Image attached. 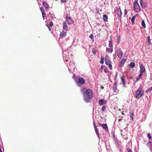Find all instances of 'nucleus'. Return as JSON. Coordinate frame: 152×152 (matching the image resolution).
I'll list each match as a JSON object with an SVG mask.
<instances>
[{"label":"nucleus","instance_id":"obj_1","mask_svg":"<svg viewBox=\"0 0 152 152\" xmlns=\"http://www.w3.org/2000/svg\"><path fill=\"white\" fill-rule=\"evenodd\" d=\"M81 92L83 93L84 99L86 102H89L90 100L93 97L92 91L90 89H87L85 88H83L81 89Z\"/></svg>","mask_w":152,"mask_h":152},{"label":"nucleus","instance_id":"obj_2","mask_svg":"<svg viewBox=\"0 0 152 152\" xmlns=\"http://www.w3.org/2000/svg\"><path fill=\"white\" fill-rule=\"evenodd\" d=\"M144 91L142 88L140 87L137 89L136 93V97L137 99H139L144 93Z\"/></svg>","mask_w":152,"mask_h":152},{"label":"nucleus","instance_id":"obj_3","mask_svg":"<svg viewBox=\"0 0 152 152\" xmlns=\"http://www.w3.org/2000/svg\"><path fill=\"white\" fill-rule=\"evenodd\" d=\"M72 78L75 82L77 84L80 83L82 85L84 84L85 83V80L83 77L78 78L74 75H73Z\"/></svg>","mask_w":152,"mask_h":152},{"label":"nucleus","instance_id":"obj_4","mask_svg":"<svg viewBox=\"0 0 152 152\" xmlns=\"http://www.w3.org/2000/svg\"><path fill=\"white\" fill-rule=\"evenodd\" d=\"M133 7L134 10L135 12H138L141 11V9L137 0H135L134 2Z\"/></svg>","mask_w":152,"mask_h":152},{"label":"nucleus","instance_id":"obj_5","mask_svg":"<svg viewBox=\"0 0 152 152\" xmlns=\"http://www.w3.org/2000/svg\"><path fill=\"white\" fill-rule=\"evenodd\" d=\"M63 56L64 60H66V62L69 61V54L66 51H64L63 52Z\"/></svg>","mask_w":152,"mask_h":152},{"label":"nucleus","instance_id":"obj_6","mask_svg":"<svg viewBox=\"0 0 152 152\" xmlns=\"http://www.w3.org/2000/svg\"><path fill=\"white\" fill-rule=\"evenodd\" d=\"M117 56L120 59H121L122 57L123 54L121 49L120 48H118L117 49Z\"/></svg>","mask_w":152,"mask_h":152},{"label":"nucleus","instance_id":"obj_7","mask_svg":"<svg viewBox=\"0 0 152 152\" xmlns=\"http://www.w3.org/2000/svg\"><path fill=\"white\" fill-rule=\"evenodd\" d=\"M66 21L68 24H72L74 20L71 19L69 15H67L66 16Z\"/></svg>","mask_w":152,"mask_h":152},{"label":"nucleus","instance_id":"obj_8","mask_svg":"<svg viewBox=\"0 0 152 152\" xmlns=\"http://www.w3.org/2000/svg\"><path fill=\"white\" fill-rule=\"evenodd\" d=\"M140 4L142 7L144 8H146L147 4V3L144 1L143 0H140Z\"/></svg>","mask_w":152,"mask_h":152},{"label":"nucleus","instance_id":"obj_9","mask_svg":"<svg viewBox=\"0 0 152 152\" xmlns=\"http://www.w3.org/2000/svg\"><path fill=\"white\" fill-rule=\"evenodd\" d=\"M139 67L140 69L139 71L141 72L140 73L142 74L145 72V69L143 65L141 64L139 65Z\"/></svg>","mask_w":152,"mask_h":152},{"label":"nucleus","instance_id":"obj_10","mask_svg":"<svg viewBox=\"0 0 152 152\" xmlns=\"http://www.w3.org/2000/svg\"><path fill=\"white\" fill-rule=\"evenodd\" d=\"M101 127L106 132L108 131V129L107 124H101Z\"/></svg>","mask_w":152,"mask_h":152},{"label":"nucleus","instance_id":"obj_11","mask_svg":"<svg viewBox=\"0 0 152 152\" xmlns=\"http://www.w3.org/2000/svg\"><path fill=\"white\" fill-rule=\"evenodd\" d=\"M70 67V69L69 67L68 69L70 71V69H73L74 70L75 68V64H74V63H73V62L71 61V63L69 64Z\"/></svg>","mask_w":152,"mask_h":152},{"label":"nucleus","instance_id":"obj_12","mask_svg":"<svg viewBox=\"0 0 152 152\" xmlns=\"http://www.w3.org/2000/svg\"><path fill=\"white\" fill-rule=\"evenodd\" d=\"M66 32L62 31V32L60 33V37L61 38H63L65 37L66 35Z\"/></svg>","mask_w":152,"mask_h":152},{"label":"nucleus","instance_id":"obj_13","mask_svg":"<svg viewBox=\"0 0 152 152\" xmlns=\"http://www.w3.org/2000/svg\"><path fill=\"white\" fill-rule=\"evenodd\" d=\"M113 89L114 92H117L118 91V89L117 88V83L115 82L113 86Z\"/></svg>","mask_w":152,"mask_h":152},{"label":"nucleus","instance_id":"obj_14","mask_svg":"<svg viewBox=\"0 0 152 152\" xmlns=\"http://www.w3.org/2000/svg\"><path fill=\"white\" fill-rule=\"evenodd\" d=\"M126 61V59L125 58H123L120 63V66L122 67Z\"/></svg>","mask_w":152,"mask_h":152},{"label":"nucleus","instance_id":"obj_15","mask_svg":"<svg viewBox=\"0 0 152 152\" xmlns=\"http://www.w3.org/2000/svg\"><path fill=\"white\" fill-rule=\"evenodd\" d=\"M63 29L65 31H67L68 30V28L66 23L65 22L63 23Z\"/></svg>","mask_w":152,"mask_h":152},{"label":"nucleus","instance_id":"obj_16","mask_svg":"<svg viewBox=\"0 0 152 152\" xmlns=\"http://www.w3.org/2000/svg\"><path fill=\"white\" fill-rule=\"evenodd\" d=\"M105 62L106 64L107 65L109 63H110V61L108 58V56H106L105 58Z\"/></svg>","mask_w":152,"mask_h":152},{"label":"nucleus","instance_id":"obj_17","mask_svg":"<svg viewBox=\"0 0 152 152\" xmlns=\"http://www.w3.org/2000/svg\"><path fill=\"white\" fill-rule=\"evenodd\" d=\"M43 6L45 7L46 9H48L49 5L45 1H43L42 3Z\"/></svg>","mask_w":152,"mask_h":152},{"label":"nucleus","instance_id":"obj_18","mask_svg":"<svg viewBox=\"0 0 152 152\" xmlns=\"http://www.w3.org/2000/svg\"><path fill=\"white\" fill-rule=\"evenodd\" d=\"M105 102V101L104 100L102 99H101L99 101V104L100 105H102L104 104H105L106 103V102Z\"/></svg>","mask_w":152,"mask_h":152},{"label":"nucleus","instance_id":"obj_19","mask_svg":"<svg viewBox=\"0 0 152 152\" xmlns=\"http://www.w3.org/2000/svg\"><path fill=\"white\" fill-rule=\"evenodd\" d=\"M106 51L108 53H112L113 51V48H106Z\"/></svg>","mask_w":152,"mask_h":152},{"label":"nucleus","instance_id":"obj_20","mask_svg":"<svg viewBox=\"0 0 152 152\" xmlns=\"http://www.w3.org/2000/svg\"><path fill=\"white\" fill-rule=\"evenodd\" d=\"M121 79L122 81V82L123 83V86L124 87L126 85V83L125 82L124 79V77H121Z\"/></svg>","mask_w":152,"mask_h":152},{"label":"nucleus","instance_id":"obj_21","mask_svg":"<svg viewBox=\"0 0 152 152\" xmlns=\"http://www.w3.org/2000/svg\"><path fill=\"white\" fill-rule=\"evenodd\" d=\"M148 145L149 146L150 150L152 151V142H148Z\"/></svg>","mask_w":152,"mask_h":152},{"label":"nucleus","instance_id":"obj_22","mask_svg":"<svg viewBox=\"0 0 152 152\" xmlns=\"http://www.w3.org/2000/svg\"><path fill=\"white\" fill-rule=\"evenodd\" d=\"M122 12L121 11V9L120 8H119V9L118 10L117 12L118 15L120 17L122 15Z\"/></svg>","mask_w":152,"mask_h":152},{"label":"nucleus","instance_id":"obj_23","mask_svg":"<svg viewBox=\"0 0 152 152\" xmlns=\"http://www.w3.org/2000/svg\"><path fill=\"white\" fill-rule=\"evenodd\" d=\"M129 66L131 68H133L135 66V63L134 62H131L129 64Z\"/></svg>","mask_w":152,"mask_h":152},{"label":"nucleus","instance_id":"obj_24","mask_svg":"<svg viewBox=\"0 0 152 152\" xmlns=\"http://www.w3.org/2000/svg\"><path fill=\"white\" fill-rule=\"evenodd\" d=\"M142 74L140 73L138 76V77L136 78V81H138L140 79H141Z\"/></svg>","mask_w":152,"mask_h":152},{"label":"nucleus","instance_id":"obj_25","mask_svg":"<svg viewBox=\"0 0 152 152\" xmlns=\"http://www.w3.org/2000/svg\"><path fill=\"white\" fill-rule=\"evenodd\" d=\"M103 19L104 20V21L105 22H106L107 21V16L106 15H103Z\"/></svg>","mask_w":152,"mask_h":152},{"label":"nucleus","instance_id":"obj_26","mask_svg":"<svg viewBox=\"0 0 152 152\" xmlns=\"http://www.w3.org/2000/svg\"><path fill=\"white\" fill-rule=\"evenodd\" d=\"M137 15L133 16L132 18H131V22L132 24H133L134 22V21L135 18V17Z\"/></svg>","mask_w":152,"mask_h":152},{"label":"nucleus","instance_id":"obj_27","mask_svg":"<svg viewBox=\"0 0 152 152\" xmlns=\"http://www.w3.org/2000/svg\"><path fill=\"white\" fill-rule=\"evenodd\" d=\"M109 47L110 48H113V45L112 42L111 40H110L109 41Z\"/></svg>","mask_w":152,"mask_h":152},{"label":"nucleus","instance_id":"obj_28","mask_svg":"<svg viewBox=\"0 0 152 152\" xmlns=\"http://www.w3.org/2000/svg\"><path fill=\"white\" fill-rule=\"evenodd\" d=\"M147 39H148V45H149L151 44V41L150 40V36H149L147 37Z\"/></svg>","mask_w":152,"mask_h":152},{"label":"nucleus","instance_id":"obj_29","mask_svg":"<svg viewBox=\"0 0 152 152\" xmlns=\"http://www.w3.org/2000/svg\"><path fill=\"white\" fill-rule=\"evenodd\" d=\"M141 24L142 26L143 27V28H146L144 20H143L142 21Z\"/></svg>","mask_w":152,"mask_h":152},{"label":"nucleus","instance_id":"obj_30","mask_svg":"<svg viewBox=\"0 0 152 152\" xmlns=\"http://www.w3.org/2000/svg\"><path fill=\"white\" fill-rule=\"evenodd\" d=\"M104 63V58L103 57H101V60L100 61V63L102 64Z\"/></svg>","mask_w":152,"mask_h":152},{"label":"nucleus","instance_id":"obj_31","mask_svg":"<svg viewBox=\"0 0 152 152\" xmlns=\"http://www.w3.org/2000/svg\"><path fill=\"white\" fill-rule=\"evenodd\" d=\"M121 135L123 137V138L125 140H127L128 139V137L126 135H123V134H121Z\"/></svg>","mask_w":152,"mask_h":152},{"label":"nucleus","instance_id":"obj_32","mask_svg":"<svg viewBox=\"0 0 152 152\" xmlns=\"http://www.w3.org/2000/svg\"><path fill=\"white\" fill-rule=\"evenodd\" d=\"M92 53L94 54H96V53L97 52L96 50L94 48L92 50Z\"/></svg>","mask_w":152,"mask_h":152},{"label":"nucleus","instance_id":"obj_33","mask_svg":"<svg viewBox=\"0 0 152 152\" xmlns=\"http://www.w3.org/2000/svg\"><path fill=\"white\" fill-rule=\"evenodd\" d=\"M106 108V107L105 106H104V105L102 107L101 110L102 111H104L105 110Z\"/></svg>","mask_w":152,"mask_h":152},{"label":"nucleus","instance_id":"obj_34","mask_svg":"<svg viewBox=\"0 0 152 152\" xmlns=\"http://www.w3.org/2000/svg\"><path fill=\"white\" fill-rule=\"evenodd\" d=\"M109 68L110 69H112V66L110 63H109V64H107Z\"/></svg>","mask_w":152,"mask_h":152},{"label":"nucleus","instance_id":"obj_35","mask_svg":"<svg viewBox=\"0 0 152 152\" xmlns=\"http://www.w3.org/2000/svg\"><path fill=\"white\" fill-rule=\"evenodd\" d=\"M147 137H148V138L149 140H151V134H150V133H148V134Z\"/></svg>","mask_w":152,"mask_h":152},{"label":"nucleus","instance_id":"obj_36","mask_svg":"<svg viewBox=\"0 0 152 152\" xmlns=\"http://www.w3.org/2000/svg\"><path fill=\"white\" fill-rule=\"evenodd\" d=\"M42 17L44 18L45 17L46 14H45V13L44 12H42Z\"/></svg>","mask_w":152,"mask_h":152},{"label":"nucleus","instance_id":"obj_37","mask_svg":"<svg viewBox=\"0 0 152 152\" xmlns=\"http://www.w3.org/2000/svg\"><path fill=\"white\" fill-rule=\"evenodd\" d=\"M95 132H96V134L97 136L99 138V139H100V137L99 136V133L98 131L97 130V131H96Z\"/></svg>","mask_w":152,"mask_h":152},{"label":"nucleus","instance_id":"obj_38","mask_svg":"<svg viewBox=\"0 0 152 152\" xmlns=\"http://www.w3.org/2000/svg\"><path fill=\"white\" fill-rule=\"evenodd\" d=\"M108 70L107 68L105 67L104 69V71L105 73H107L108 72Z\"/></svg>","mask_w":152,"mask_h":152},{"label":"nucleus","instance_id":"obj_39","mask_svg":"<svg viewBox=\"0 0 152 152\" xmlns=\"http://www.w3.org/2000/svg\"><path fill=\"white\" fill-rule=\"evenodd\" d=\"M40 10L42 12H44V9L42 7H40Z\"/></svg>","mask_w":152,"mask_h":152},{"label":"nucleus","instance_id":"obj_40","mask_svg":"<svg viewBox=\"0 0 152 152\" xmlns=\"http://www.w3.org/2000/svg\"><path fill=\"white\" fill-rule=\"evenodd\" d=\"M62 3H65L66 2V0H61Z\"/></svg>","mask_w":152,"mask_h":152},{"label":"nucleus","instance_id":"obj_41","mask_svg":"<svg viewBox=\"0 0 152 152\" xmlns=\"http://www.w3.org/2000/svg\"><path fill=\"white\" fill-rule=\"evenodd\" d=\"M89 37L92 39L94 38L93 35L92 34H90L89 36Z\"/></svg>","mask_w":152,"mask_h":152},{"label":"nucleus","instance_id":"obj_42","mask_svg":"<svg viewBox=\"0 0 152 152\" xmlns=\"http://www.w3.org/2000/svg\"><path fill=\"white\" fill-rule=\"evenodd\" d=\"M127 151L128 152H132V151L129 148H127Z\"/></svg>","mask_w":152,"mask_h":152},{"label":"nucleus","instance_id":"obj_43","mask_svg":"<svg viewBox=\"0 0 152 152\" xmlns=\"http://www.w3.org/2000/svg\"><path fill=\"white\" fill-rule=\"evenodd\" d=\"M53 25V23L51 22L50 23L49 25L50 26H52Z\"/></svg>","mask_w":152,"mask_h":152},{"label":"nucleus","instance_id":"obj_44","mask_svg":"<svg viewBox=\"0 0 152 152\" xmlns=\"http://www.w3.org/2000/svg\"><path fill=\"white\" fill-rule=\"evenodd\" d=\"M152 90V86L148 89V91H151Z\"/></svg>","mask_w":152,"mask_h":152},{"label":"nucleus","instance_id":"obj_45","mask_svg":"<svg viewBox=\"0 0 152 152\" xmlns=\"http://www.w3.org/2000/svg\"><path fill=\"white\" fill-rule=\"evenodd\" d=\"M127 13V12L126 10V9H125V10H124V13L125 14V15H126Z\"/></svg>","mask_w":152,"mask_h":152},{"label":"nucleus","instance_id":"obj_46","mask_svg":"<svg viewBox=\"0 0 152 152\" xmlns=\"http://www.w3.org/2000/svg\"><path fill=\"white\" fill-rule=\"evenodd\" d=\"M130 115H132V116L133 115L134 113L132 111L130 112Z\"/></svg>","mask_w":152,"mask_h":152},{"label":"nucleus","instance_id":"obj_47","mask_svg":"<svg viewBox=\"0 0 152 152\" xmlns=\"http://www.w3.org/2000/svg\"><path fill=\"white\" fill-rule=\"evenodd\" d=\"M93 125L94 128L96 127V126L94 122H93Z\"/></svg>","mask_w":152,"mask_h":152},{"label":"nucleus","instance_id":"obj_48","mask_svg":"<svg viewBox=\"0 0 152 152\" xmlns=\"http://www.w3.org/2000/svg\"><path fill=\"white\" fill-rule=\"evenodd\" d=\"M130 117L132 120H133V116L132 115H130Z\"/></svg>","mask_w":152,"mask_h":152},{"label":"nucleus","instance_id":"obj_49","mask_svg":"<svg viewBox=\"0 0 152 152\" xmlns=\"http://www.w3.org/2000/svg\"><path fill=\"white\" fill-rule=\"evenodd\" d=\"M46 26H47V27H48V29H49V30L50 31H51V29L50 28L47 24H46Z\"/></svg>","mask_w":152,"mask_h":152},{"label":"nucleus","instance_id":"obj_50","mask_svg":"<svg viewBox=\"0 0 152 152\" xmlns=\"http://www.w3.org/2000/svg\"><path fill=\"white\" fill-rule=\"evenodd\" d=\"M94 128V129H95V131L98 130V129H97V127H96V128Z\"/></svg>","mask_w":152,"mask_h":152},{"label":"nucleus","instance_id":"obj_51","mask_svg":"<svg viewBox=\"0 0 152 152\" xmlns=\"http://www.w3.org/2000/svg\"><path fill=\"white\" fill-rule=\"evenodd\" d=\"M118 43H119V40L120 39V38H119V37H118Z\"/></svg>","mask_w":152,"mask_h":152},{"label":"nucleus","instance_id":"obj_52","mask_svg":"<svg viewBox=\"0 0 152 152\" xmlns=\"http://www.w3.org/2000/svg\"><path fill=\"white\" fill-rule=\"evenodd\" d=\"M0 152H2L1 148H0Z\"/></svg>","mask_w":152,"mask_h":152},{"label":"nucleus","instance_id":"obj_53","mask_svg":"<svg viewBox=\"0 0 152 152\" xmlns=\"http://www.w3.org/2000/svg\"><path fill=\"white\" fill-rule=\"evenodd\" d=\"M117 73L116 72V76H117Z\"/></svg>","mask_w":152,"mask_h":152},{"label":"nucleus","instance_id":"obj_54","mask_svg":"<svg viewBox=\"0 0 152 152\" xmlns=\"http://www.w3.org/2000/svg\"><path fill=\"white\" fill-rule=\"evenodd\" d=\"M101 68H102L103 67H102V66H101Z\"/></svg>","mask_w":152,"mask_h":152}]
</instances>
